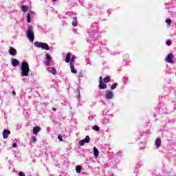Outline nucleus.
Masks as SVG:
<instances>
[{
    "mask_svg": "<svg viewBox=\"0 0 176 176\" xmlns=\"http://www.w3.org/2000/svg\"><path fill=\"white\" fill-rule=\"evenodd\" d=\"M166 45H167V46H170V45H171V41L168 40V41H166Z\"/></svg>",
    "mask_w": 176,
    "mask_h": 176,
    "instance_id": "obj_29",
    "label": "nucleus"
},
{
    "mask_svg": "<svg viewBox=\"0 0 176 176\" xmlns=\"http://www.w3.org/2000/svg\"><path fill=\"white\" fill-rule=\"evenodd\" d=\"M155 145L157 148H160L162 146V140H160V138H157L155 141Z\"/></svg>",
    "mask_w": 176,
    "mask_h": 176,
    "instance_id": "obj_12",
    "label": "nucleus"
},
{
    "mask_svg": "<svg viewBox=\"0 0 176 176\" xmlns=\"http://www.w3.org/2000/svg\"><path fill=\"white\" fill-rule=\"evenodd\" d=\"M92 129L95 130V131H100V127L97 125H94L92 126Z\"/></svg>",
    "mask_w": 176,
    "mask_h": 176,
    "instance_id": "obj_22",
    "label": "nucleus"
},
{
    "mask_svg": "<svg viewBox=\"0 0 176 176\" xmlns=\"http://www.w3.org/2000/svg\"><path fill=\"white\" fill-rule=\"evenodd\" d=\"M27 36L31 42H34V26L30 25L28 28Z\"/></svg>",
    "mask_w": 176,
    "mask_h": 176,
    "instance_id": "obj_2",
    "label": "nucleus"
},
{
    "mask_svg": "<svg viewBox=\"0 0 176 176\" xmlns=\"http://www.w3.org/2000/svg\"><path fill=\"white\" fill-rule=\"evenodd\" d=\"M10 134V131L8 129H4L3 131V138H4V140H8Z\"/></svg>",
    "mask_w": 176,
    "mask_h": 176,
    "instance_id": "obj_8",
    "label": "nucleus"
},
{
    "mask_svg": "<svg viewBox=\"0 0 176 176\" xmlns=\"http://www.w3.org/2000/svg\"><path fill=\"white\" fill-rule=\"evenodd\" d=\"M124 57H126V59H127V58H129V55L125 54V55H124Z\"/></svg>",
    "mask_w": 176,
    "mask_h": 176,
    "instance_id": "obj_32",
    "label": "nucleus"
},
{
    "mask_svg": "<svg viewBox=\"0 0 176 176\" xmlns=\"http://www.w3.org/2000/svg\"><path fill=\"white\" fill-rule=\"evenodd\" d=\"M58 139L59 140V141H63V136L61 135H58Z\"/></svg>",
    "mask_w": 176,
    "mask_h": 176,
    "instance_id": "obj_28",
    "label": "nucleus"
},
{
    "mask_svg": "<svg viewBox=\"0 0 176 176\" xmlns=\"http://www.w3.org/2000/svg\"><path fill=\"white\" fill-rule=\"evenodd\" d=\"M70 69H71V72H72V74H78V71H76L75 69V65H70Z\"/></svg>",
    "mask_w": 176,
    "mask_h": 176,
    "instance_id": "obj_17",
    "label": "nucleus"
},
{
    "mask_svg": "<svg viewBox=\"0 0 176 176\" xmlns=\"http://www.w3.org/2000/svg\"><path fill=\"white\" fill-rule=\"evenodd\" d=\"M71 61V52H68L65 57V63H69Z\"/></svg>",
    "mask_w": 176,
    "mask_h": 176,
    "instance_id": "obj_14",
    "label": "nucleus"
},
{
    "mask_svg": "<svg viewBox=\"0 0 176 176\" xmlns=\"http://www.w3.org/2000/svg\"><path fill=\"white\" fill-rule=\"evenodd\" d=\"M106 100H112L113 98V92L112 91H107L104 94Z\"/></svg>",
    "mask_w": 176,
    "mask_h": 176,
    "instance_id": "obj_7",
    "label": "nucleus"
},
{
    "mask_svg": "<svg viewBox=\"0 0 176 176\" xmlns=\"http://www.w3.org/2000/svg\"><path fill=\"white\" fill-rule=\"evenodd\" d=\"M9 54H10V56H16V54H17V50H16V49H14V47H10Z\"/></svg>",
    "mask_w": 176,
    "mask_h": 176,
    "instance_id": "obj_10",
    "label": "nucleus"
},
{
    "mask_svg": "<svg viewBox=\"0 0 176 176\" xmlns=\"http://www.w3.org/2000/svg\"><path fill=\"white\" fill-rule=\"evenodd\" d=\"M39 131H41V127L36 126L33 128V134H34V135H38Z\"/></svg>",
    "mask_w": 176,
    "mask_h": 176,
    "instance_id": "obj_11",
    "label": "nucleus"
},
{
    "mask_svg": "<svg viewBox=\"0 0 176 176\" xmlns=\"http://www.w3.org/2000/svg\"><path fill=\"white\" fill-rule=\"evenodd\" d=\"M98 86L101 90H105V89H107V84H105V82H104V81L102 80V76L99 77V85Z\"/></svg>",
    "mask_w": 176,
    "mask_h": 176,
    "instance_id": "obj_4",
    "label": "nucleus"
},
{
    "mask_svg": "<svg viewBox=\"0 0 176 176\" xmlns=\"http://www.w3.org/2000/svg\"><path fill=\"white\" fill-rule=\"evenodd\" d=\"M34 46L36 47H38L40 49H42L43 50H50V47H49V45L46 43H41L36 41L34 42Z\"/></svg>",
    "mask_w": 176,
    "mask_h": 176,
    "instance_id": "obj_3",
    "label": "nucleus"
},
{
    "mask_svg": "<svg viewBox=\"0 0 176 176\" xmlns=\"http://www.w3.org/2000/svg\"><path fill=\"white\" fill-rule=\"evenodd\" d=\"M11 63L13 67H17V65H20V62L16 58H12Z\"/></svg>",
    "mask_w": 176,
    "mask_h": 176,
    "instance_id": "obj_9",
    "label": "nucleus"
},
{
    "mask_svg": "<svg viewBox=\"0 0 176 176\" xmlns=\"http://www.w3.org/2000/svg\"><path fill=\"white\" fill-rule=\"evenodd\" d=\"M73 27H76L78 25V19L76 17H73V21L72 23Z\"/></svg>",
    "mask_w": 176,
    "mask_h": 176,
    "instance_id": "obj_16",
    "label": "nucleus"
},
{
    "mask_svg": "<svg viewBox=\"0 0 176 176\" xmlns=\"http://www.w3.org/2000/svg\"><path fill=\"white\" fill-rule=\"evenodd\" d=\"M52 2H56V0H52Z\"/></svg>",
    "mask_w": 176,
    "mask_h": 176,
    "instance_id": "obj_35",
    "label": "nucleus"
},
{
    "mask_svg": "<svg viewBox=\"0 0 176 176\" xmlns=\"http://www.w3.org/2000/svg\"><path fill=\"white\" fill-rule=\"evenodd\" d=\"M52 110H53L54 112H56V111H57V109H56V108H52Z\"/></svg>",
    "mask_w": 176,
    "mask_h": 176,
    "instance_id": "obj_34",
    "label": "nucleus"
},
{
    "mask_svg": "<svg viewBox=\"0 0 176 176\" xmlns=\"http://www.w3.org/2000/svg\"><path fill=\"white\" fill-rule=\"evenodd\" d=\"M166 23L169 25H171V19H166Z\"/></svg>",
    "mask_w": 176,
    "mask_h": 176,
    "instance_id": "obj_27",
    "label": "nucleus"
},
{
    "mask_svg": "<svg viewBox=\"0 0 176 176\" xmlns=\"http://www.w3.org/2000/svg\"><path fill=\"white\" fill-rule=\"evenodd\" d=\"M89 142H90V137L89 135H87L84 140H80L79 142V145L80 146H83L85 144H89Z\"/></svg>",
    "mask_w": 176,
    "mask_h": 176,
    "instance_id": "obj_6",
    "label": "nucleus"
},
{
    "mask_svg": "<svg viewBox=\"0 0 176 176\" xmlns=\"http://www.w3.org/2000/svg\"><path fill=\"white\" fill-rule=\"evenodd\" d=\"M12 148H17V144L16 143L12 144Z\"/></svg>",
    "mask_w": 176,
    "mask_h": 176,
    "instance_id": "obj_31",
    "label": "nucleus"
},
{
    "mask_svg": "<svg viewBox=\"0 0 176 176\" xmlns=\"http://www.w3.org/2000/svg\"><path fill=\"white\" fill-rule=\"evenodd\" d=\"M12 94H13V96H16V91H12Z\"/></svg>",
    "mask_w": 176,
    "mask_h": 176,
    "instance_id": "obj_33",
    "label": "nucleus"
},
{
    "mask_svg": "<svg viewBox=\"0 0 176 176\" xmlns=\"http://www.w3.org/2000/svg\"><path fill=\"white\" fill-rule=\"evenodd\" d=\"M75 62V58L74 57H72L71 59H70V65H74V63Z\"/></svg>",
    "mask_w": 176,
    "mask_h": 176,
    "instance_id": "obj_24",
    "label": "nucleus"
},
{
    "mask_svg": "<svg viewBox=\"0 0 176 176\" xmlns=\"http://www.w3.org/2000/svg\"><path fill=\"white\" fill-rule=\"evenodd\" d=\"M94 155L96 157H98V155H100V151L96 147H94Z\"/></svg>",
    "mask_w": 176,
    "mask_h": 176,
    "instance_id": "obj_15",
    "label": "nucleus"
},
{
    "mask_svg": "<svg viewBox=\"0 0 176 176\" xmlns=\"http://www.w3.org/2000/svg\"><path fill=\"white\" fill-rule=\"evenodd\" d=\"M76 170L78 174L80 173V171H82V166H76Z\"/></svg>",
    "mask_w": 176,
    "mask_h": 176,
    "instance_id": "obj_20",
    "label": "nucleus"
},
{
    "mask_svg": "<svg viewBox=\"0 0 176 176\" xmlns=\"http://www.w3.org/2000/svg\"><path fill=\"white\" fill-rule=\"evenodd\" d=\"M26 19L28 23H31V14L28 13L26 16Z\"/></svg>",
    "mask_w": 176,
    "mask_h": 176,
    "instance_id": "obj_21",
    "label": "nucleus"
},
{
    "mask_svg": "<svg viewBox=\"0 0 176 176\" xmlns=\"http://www.w3.org/2000/svg\"><path fill=\"white\" fill-rule=\"evenodd\" d=\"M47 71H49V72H52V75H57V70H56L54 67H48Z\"/></svg>",
    "mask_w": 176,
    "mask_h": 176,
    "instance_id": "obj_13",
    "label": "nucleus"
},
{
    "mask_svg": "<svg viewBox=\"0 0 176 176\" xmlns=\"http://www.w3.org/2000/svg\"><path fill=\"white\" fill-rule=\"evenodd\" d=\"M118 86V83H114L111 87V90H115Z\"/></svg>",
    "mask_w": 176,
    "mask_h": 176,
    "instance_id": "obj_23",
    "label": "nucleus"
},
{
    "mask_svg": "<svg viewBox=\"0 0 176 176\" xmlns=\"http://www.w3.org/2000/svg\"><path fill=\"white\" fill-rule=\"evenodd\" d=\"M21 76H28L30 73V65L25 61H23L21 66Z\"/></svg>",
    "mask_w": 176,
    "mask_h": 176,
    "instance_id": "obj_1",
    "label": "nucleus"
},
{
    "mask_svg": "<svg viewBox=\"0 0 176 176\" xmlns=\"http://www.w3.org/2000/svg\"><path fill=\"white\" fill-rule=\"evenodd\" d=\"M173 60H174V54H173V53H170L166 56L165 61H166V63H170V64H173V63H174Z\"/></svg>",
    "mask_w": 176,
    "mask_h": 176,
    "instance_id": "obj_5",
    "label": "nucleus"
},
{
    "mask_svg": "<svg viewBox=\"0 0 176 176\" xmlns=\"http://www.w3.org/2000/svg\"><path fill=\"white\" fill-rule=\"evenodd\" d=\"M104 83H109L111 82V77L109 76H106L102 79Z\"/></svg>",
    "mask_w": 176,
    "mask_h": 176,
    "instance_id": "obj_18",
    "label": "nucleus"
},
{
    "mask_svg": "<svg viewBox=\"0 0 176 176\" xmlns=\"http://www.w3.org/2000/svg\"><path fill=\"white\" fill-rule=\"evenodd\" d=\"M45 57L48 61H50V60H52V56H50L49 54H46Z\"/></svg>",
    "mask_w": 176,
    "mask_h": 176,
    "instance_id": "obj_25",
    "label": "nucleus"
},
{
    "mask_svg": "<svg viewBox=\"0 0 176 176\" xmlns=\"http://www.w3.org/2000/svg\"><path fill=\"white\" fill-rule=\"evenodd\" d=\"M36 141H37L36 137L32 136V144H35V142H36Z\"/></svg>",
    "mask_w": 176,
    "mask_h": 176,
    "instance_id": "obj_26",
    "label": "nucleus"
},
{
    "mask_svg": "<svg viewBox=\"0 0 176 176\" xmlns=\"http://www.w3.org/2000/svg\"><path fill=\"white\" fill-rule=\"evenodd\" d=\"M21 9L22 12H24V13H25V12H28L30 8L26 6H22Z\"/></svg>",
    "mask_w": 176,
    "mask_h": 176,
    "instance_id": "obj_19",
    "label": "nucleus"
},
{
    "mask_svg": "<svg viewBox=\"0 0 176 176\" xmlns=\"http://www.w3.org/2000/svg\"><path fill=\"white\" fill-rule=\"evenodd\" d=\"M19 176H25V174L23 172L19 173Z\"/></svg>",
    "mask_w": 176,
    "mask_h": 176,
    "instance_id": "obj_30",
    "label": "nucleus"
}]
</instances>
